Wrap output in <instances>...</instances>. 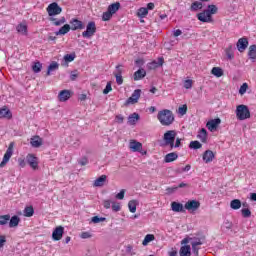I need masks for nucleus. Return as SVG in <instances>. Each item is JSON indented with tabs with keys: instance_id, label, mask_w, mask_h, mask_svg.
I'll return each mask as SVG.
<instances>
[{
	"instance_id": "nucleus-57",
	"label": "nucleus",
	"mask_w": 256,
	"mask_h": 256,
	"mask_svg": "<svg viewBox=\"0 0 256 256\" xmlns=\"http://www.w3.org/2000/svg\"><path fill=\"white\" fill-rule=\"evenodd\" d=\"M116 199H119L122 201V199H125V190L122 189L118 194H116Z\"/></svg>"
},
{
	"instance_id": "nucleus-33",
	"label": "nucleus",
	"mask_w": 256,
	"mask_h": 256,
	"mask_svg": "<svg viewBox=\"0 0 256 256\" xmlns=\"http://www.w3.org/2000/svg\"><path fill=\"white\" fill-rule=\"evenodd\" d=\"M180 256H191V246L184 245L180 248Z\"/></svg>"
},
{
	"instance_id": "nucleus-64",
	"label": "nucleus",
	"mask_w": 256,
	"mask_h": 256,
	"mask_svg": "<svg viewBox=\"0 0 256 256\" xmlns=\"http://www.w3.org/2000/svg\"><path fill=\"white\" fill-rule=\"evenodd\" d=\"M104 208L105 209H111V201L110 200H105L104 201Z\"/></svg>"
},
{
	"instance_id": "nucleus-2",
	"label": "nucleus",
	"mask_w": 256,
	"mask_h": 256,
	"mask_svg": "<svg viewBox=\"0 0 256 256\" xmlns=\"http://www.w3.org/2000/svg\"><path fill=\"white\" fill-rule=\"evenodd\" d=\"M157 119L164 127H169V125H173L175 115H173L171 110L164 109L158 112Z\"/></svg>"
},
{
	"instance_id": "nucleus-58",
	"label": "nucleus",
	"mask_w": 256,
	"mask_h": 256,
	"mask_svg": "<svg viewBox=\"0 0 256 256\" xmlns=\"http://www.w3.org/2000/svg\"><path fill=\"white\" fill-rule=\"evenodd\" d=\"M77 77H79V73H77V70L72 71L70 74L71 81H75V79H77Z\"/></svg>"
},
{
	"instance_id": "nucleus-23",
	"label": "nucleus",
	"mask_w": 256,
	"mask_h": 256,
	"mask_svg": "<svg viewBox=\"0 0 256 256\" xmlns=\"http://www.w3.org/2000/svg\"><path fill=\"white\" fill-rule=\"evenodd\" d=\"M178 158H179V155L177 153L171 152L166 154V156L164 157V162L173 163V161H177Z\"/></svg>"
},
{
	"instance_id": "nucleus-49",
	"label": "nucleus",
	"mask_w": 256,
	"mask_h": 256,
	"mask_svg": "<svg viewBox=\"0 0 256 256\" xmlns=\"http://www.w3.org/2000/svg\"><path fill=\"white\" fill-rule=\"evenodd\" d=\"M247 89H249V85L247 83H243L241 86H240V89H239V93L241 95H245L247 93Z\"/></svg>"
},
{
	"instance_id": "nucleus-41",
	"label": "nucleus",
	"mask_w": 256,
	"mask_h": 256,
	"mask_svg": "<svg viewBox=\"0 0 256 256\" xmlns=\"http://www.w3.org/2000/svg\"><path fill=\"white\" fill-rule=\"evenodd\" d=\"M231 209H234V211H237V209H241V200L234 199L230 202Z\"/></svg>"
},
{
	"instance_id": "nucleus-24",
	"label": "nucleus",
	"mask_w": 256,
	"mask_h": 256,
	"mask_svg": "<svg viewBox=\"0 0 256 256\" xmlns=\"http://www.w3.org/2000/svg\"><path fill=\"white\" fill-rule=\"evenodd\" d=\"M225 53H226V57H227V59H229V61L235 59V47H233V45H229L225 49Z\"/></svg>"
},
{
	"instance_id": "nucleus-13",
	"label": "nucleus",
	"mask_w": 256,
	"mask_h": 256,
	"mask_svg": "<svg viewBox=\"0 0 256 256\" xmlns=\"http://www.w3.org/2000/svg\"><path fill=\"white\" fill-rule=\"evenodd\" d=\"M129 149H131L133 153H141L143 150V144L137 140H130Z\"/></svg>"
},
{
	"instance_id": "nucleus-6",
	"label": "nucleus",
	"mask_w": 256,
	"mask_h": 256,
	"mask_svg": "<svg viewBox=\"0 0 256 256\" xmlns=\"http://www.w3.org/2000/svg\"><path fill=\"white\" fill-rule=\"evenodd\" d=\"M95 33H97V26L95 25V22L91 21L88 22L86 31L82 32V37H84V39H91Z\"/></svg>"
},
{
	"instance_id": "nucleus-9",
	"label": "nucleus",
	"mask_w": 256,
	"mask_h": 256,
	"mask_svg": "<svg viewBox=\"0 0 256 256\" xmlns=\"http://www.w3.org/2000/svg\"><path fill=\"white\" fill-rule=\"evenodd\" d=\"M199 207H201V202L197 200H189L184 205V209H186V211H189L190 213H195V211H197Z\"/></svg>"
},
{
	"instance_id": "nucleus-14",
	"label": "nucleus",
	"mask_w": 256,
	"mask_h": 256,
	"mask_svg": "<svg viewBox=\"0 0 256 256\" xmlns=\"http://www.w3.org/2000/svg\"><path fill=\"white\" fill-rule=\"evenodd\" d=\"M65 232V228L63 226H58L52 233V239L54 241H61L63 239V233Z\"/></svg>"
},
{
	"instance_id": "nucleus-3",
	"label": "nucleus",
	"mask_w": 256,
	"mask_h": 256,
	"mask_svg": "<svg viewBox=\"0 0 256 256\" xmlns=\"http://www.w3.org/2000/svg\"><path fill=\"white\" fill-rule=\"evenodd\" d=\"M121 9V3L116 2L113 4H110L107 8V11L102 14V21H110L111 17L117 13Z\"/></svg>"
},
{
	"instance_id": "nucleus-62",
	"label": "nucleus",
	"mask_w": 256,
	"mask_h": 256,
	"mask_svg": "<svg viewBox=\"0 0 256 256\" xmlns=\"http://www.w3.org/2000/svg\"><path fill=\"white\" fill-rule=\"evenodd\" d=\"M174 37H179L180 35H183V31L181 29H177L173 31Z\"/></svg>"
},
{
	"instance_id": "nucleus-60",
	"label": "nucleus",
	"mask_w": 256,
	"mask_h": 256,
	"mask_svg": "<svg viewBox=\"0 0 256 256\" xmlns=\"http://www.w3.org/2000/svg\"><path fill=\"white\" fill-rule=\"evenodd\" d=\"M80 237H81V239H91V233H89V232H82Z\"/></svg>"
},
{
	"instance_id": "nucleus-21",
	"label": "nucleus",
	"mask_w": 256,
	"mask_h": 256,
	"mask_svg": "<svg viewBox=\"0 0 256 256\" xmlns=\"http://www.w3.org/2000/svg\"><path fill=\"white\" fill-rule=\"evenodd\" d=\"M58 99L62 103L65 102V101H68V99H71V92L69 90L60 91V93L58 95Z\"/></svg>"
},
{
	"instance_id": "nucleus-35",
	"label": "nucleus",
	"mask_w": 256,
	"mask_h": 256,
	"mask_svg": "<svg viewBox=\"0 0 256 256\" xmlns=\"http://www.w3.org/2000/svg\"><path fill=\"white\" fill-rule=\"evenodd\" d=\"M197 138L200 139V141H202V143H206L207 142V130L205 128H202L199 131Z\"/></svg>"
},
{
	"instance_id": "nucleus-11",
	"label": "nucleus",
	"mask_w": 256,
	"mask_h": 256,
	"mask_svg": "<svg viewBox=\"0 0 256 256\" xmlns=\"http://www.w3.org/2000/svg\"><path fill=\"white\" fill-rule=\"evenodd\" d=\"M141 98V89H136L132 93L131 97L126 100V105H135V103H139V99Z\"/></svg>"
},
{
	"instance_id": "nucleus-18",
	"label": "nucleus",
	"mask_w": 256,
	"mask_h": 256,
	"mask_svg": "<svg viewBox=\"0 0 256 256\" xmlns=\"http://www.w3.org/2000/svg\"><path fill=\"white\" fill-rule=\"evenodd\" d=\"M49 21L55 27H61V25H65V23H67V19H65V17L55 18V16H52L49 18Z\"/></svg>"
},
{
	"instance_id": "nucleus-29",
	"label": "nucleus",
	"mask_w": 256,
	"mask_h": 256,
	"mask_svg": "<svg viewBox=\"0 0 256 256\" xmlns=\"http://www.w3.org/2000/svg\"><path fill=\"white\" fill-rule=\"evenodd\" d=\"M30 145H32V147H36V148L41 147V145H43V140L39 136H34L30 140Z\"/></svg>"
},
{
	"instance_id": "nucleus-8",
	"label": "nucleus",
	"mask_w": 256,
	"mask_h": 256,
	"mask_svg": "<svg viewBox=\"0 0 256 256\" xmlns=\"http://www.w3.org/2000/svg\"><path fill=\"white\" fill-rule=\"evenodd\" d=\"M46 11H47L49 17H55V15H61L63 9L60 7L59 4L54 2V3H51L50 5H48Z\"/></svg>"
},
{
	"instance_id": "nucleus-59",
	"label": "nucleus",
	"mask_w": 256,
	"mask_h": 256,
	"mask_svg": "<svg viewBox=\"0 0 256 256\" xmlns=\"http://www.w3.org/2000/svg\"><path fill=\"white\" fill-rule=\"evenodd\" d=\"M115 121H116V123L121 124V123H123V121H125V118L123 117V115H116Z\"/></svg>"
},
{
	"instance_id": "nucleus-26",
	"label": "nucleus",
	"mask_w": 256,
	"mask_h": 256,
	"mask_svg": "<svg viewBox=\"0 0 256 256\" xmlns=\"http://www.w3.org/2000/svg\"><path fill=\"white\" fill-rule=\"evenodd\" d=\"M11 117H13L11 110L7 108H0V119H11Z\"/></svg>"
},
{
	"instance_id": "nucleus-1",
	"label": "nucleus",
	"mask_w": 256,
	"mask_h": 256,
	"mask_svg": "<svg viewBox=\"0 0 256 256\" xmlns=\"http://www.w3.org/2000/svg\"><path fill=\"white\" fill-rule=\"evenodd\" d=\"M218 8L216 5H208V9L197 14L198 21L201 23H211L213 21V15L217 14Z\"/></svg>"
},
{
	"instance_id": "nucleus-7",
	"label": "nucleus",
	"mask_w": 256,
	"mask_h": 256,
	"mask_svg": "<svg viewBox=\"0 0 256 256\" xmlns=\"http://www.w3.org/2000/svg\"><path fill=\"white\" fill-rule=\"evenodd\" d=\"M191 241L192 251L194 255H199V246L203 245V242L199 238H185L182 243H189Z\"/></svg>"
},
{
	"instance_id": "nucleus-50",
	"label": "nucleus",
	"mask_w": 256,
	"mask_h": 256,
	"mask_svg": "<svg viewBox=\"0 0 256 256\" xmlns=\"http://www.w3.org/2000/svg\"><path fill=\"white\" fill-rule=\"evenodd\" d=\"M112 210L115 213L121 211V203H119V202H112Z\"/></svg>"
},
{
	"instance_id": "nucleus-38",
	"label": "nucleus",
	"mask_w": 256,
	"mask_h": 256,
	"mask_svg": "<svg viewBox=\"0 0 256 256\" xmlns=\"http://www.w3.org/2000/svg\"><path fill=\"white\" fill-rule=\"evenodd\" d=\"M57 69H59V63L57 62H52L49 66H48V70L46 75H51L53 73V71H57Z\"/></svg>"
},
{
	"instance_id": "nucleus-34",
	"label": "nucleus",
	"mask_w": 256,
	"mask_h": 256,
	"mask_svg": "<svg viewBox=\"0 0 256 256\" xmlns=\"http://www.w3.org/2000/svg\"><path fill=\"white\" fill-rule=\"evenodd\" d=\"M24 217H33L35 215V210L33 209V206H26L23 211Z\"/></svg>"
},
{
	"instance_id": "nucleus-22",
	"label": "nucleus",
	"mask_w": 256,
	"mask_h": 256,
	"mask_svg": "<svg viewBox=\"0 0 256 256\" xmlns=\"http://www.w3.org/2000/svg\"><path fill=\"white\" fill-rule=\"evenodd\" d=\"M141 119L138 113L134 112L128 116V125H137V121Z\"/></svg>"
},
{
	"instance_id": "nucleus-56",
	"label": "nucleus",
	"mask_w": 256,
	"mask_h": 256,
	"mask_svg": "<svg viewBox=\"0 0 256 256\" xmlns=\"http://www.w3.org/2000/svg\"><path fill=\"white\" fill-rule=\"evenodd\" d=\"M177 189H179V187H177V186L168 187V188L166 189V192H167L169 195H172V193H175V191H177Z\"/></svg>"
},
{
	"instance_id": "nucleus-63",
	"label": "nucleus",
	"mask_w": 256,
	"mask_h": 256,
	"mask_svg": "<svg viewBox=\"0 0 256 256\" xmlns=\"http://www.w3.org/2000/svg\"><path fill=\"white\" fill-rule=\"evenodd\" d=\"M18 165H20V167L22 168L25 167V165H27L25 162V159L23 158L18 159Z\"/></svg>"
},
{
	"instance_id": "nucleus-52",
	"label": "nucleus",
	"mask_w": 256,
	"mask_h": 256,
	"mask_svg": "<svg viewBox=\"0 0 256 256\" xmlns=\"http://www.w3.org/2000/svg\"><path fill=\"white\" fill-rule=\"evenodd\" d=\"M64 61H66V63H71L72 61H75V54H66L64 56Z\"/></svg>"
},
{
	"instance_id": "nucleus-53",
	"label": "nucleus",
	"mask_w": 256,
	"mask_h": 256,
	"mask_svg": "<svg viewBox=\"0 0 256 256\" xmlns=\"http://www.w3.org/2000/svg\"><path fill=\"white\" fill-rule=\"evenodd\" d=\"M105 217H99V216H94L92 217V223H103L105 221Z\"/></svg>"
},
{
	"instance_id": "nucleus-16",
	"label": "nucleus",
	"mask_w": 256,
	"mask_h": 256,
	"mask_svg": "<svg viewBox=\"0 0 256 256\" xmlns=\"http://www.w3.org/2000/svg\"><path fill=\"white\" fill-rule=\"evenodd\" d=\"M236 47L240 53H243V51L249 47V40H247L245 37L240 38L236 44Z\"/></svg>"
},
{
	"instance_id": "nucleus-51",
	"label": "nucleus",
	"mask_w": 256,
	"mask_h": 256,
	"mask_svg": "<svg viewBox=\"0 0 256 256\" xmlns=\"http://www.w3.org/2000/svg\"><path fill=\"white\" fill-rule=\"evenodd\" d=\"M242 216L247 219L249 217H251V210H249V208H243L241 210Z\"/></svg>"
},
{
	"instance_id": "nucleus-44",
	"label": "nucleus",
	"mask_w": 256,
	"mask_h": 256,
	"mask_svg": "<svg viewBox=\"0 0 256 256\" xmlns=\"http://www.w3.org/2000/svg\"><path fill=\"white\" fill-rule=\"evenodd\" d=\"M199 9H203V3L202 2H194L191 5V11H199Z\"/></svg>"
},
{
	"instance_id": "nucleus-55",
	"label": "nucleus",
	"mask_w": 256,
	"mask_h": 256,
	"mask_svg": "<svg viewBox=\"0 0 256 256\" xmlns=\"http://www.w3.org/2000/svg\"><path fill=\"white\" fill-rule=\"evenodd\" d=\"M113 91V88L111 87V82H108L105 89L103 90L104 95H108V93H111Z\"/></svg>"
},
{
	"instance_id": "nucleus-31",
	"label": "nucleus",
	"mask_w": 256,
	"mask_h": 256,
	"mask_svg": "<svg viewBox=\"0 0 256 256\" xmlns=\"http://www.w3.org/2000/svg\"><path fill=\"white\" fill-rule=\"evenodd\" d=\"M71 31V26L69 24H65L58 31L55 32V35H67Z\"/></svg>"
},
{
	"instance_id": "nucleus-42",
	"label": "nucleus",
	"mask_w": 256,
	"mask_h": 256,
	"mask_svg": "<svg viewBox=\"0 0 256 256\" xmlns=\"http://www.w3.org/2000/svg\"><path fill=\"white\" fill-rule=\"evenodd\" d=\"M20 221L21 220L18 218V216H13L10 218L9 227H17Z\"/></svg>"
},
{
	"instance_id": "nucleus-25",
	"label": "nucleus",
	"mask_w": 256,
	"mask_h": 256,
	"mask_svg": "<svg viewBox=\"0 0 256 256\" xmlns=\"http://www.w3.org/2000/svg\"><path fill=\"white\" fill-rule=\"evenodd\" d=\"M117 85H123V76L120 66H116V72L114 73Z\"/></svg>"
},
{
	"instance_id": "nucleus-20",
	"label": "nucleus",
	"mask_w": 256,
	"mask_h": 256,
	"mask_svg": "<svg viewBox=\"0 0 256 256\" xmlns=\"http://www.w3.org/2000/svg\"><path fill=\"white\" fill-rule=\"evenodd\" d=\"M171 209L174 211V213H184L185 207H183V204L179 202H172L171 203Z\"/></svg>"
},
{
	"instance_id": "nucleus-30",
	"label": "nucleus",
	"mask_w": 256,
	"mask_h": 256,
	"mask_svg": "<svg viewBox=\"0 0 256 256\" xmlns=\"http://www.w3.org/2000/svg\"><path fill=\"white\" fill-rule=\"evenodd\" d=\"M248 57L251 59L252 63L256 61V45H251L248 51Z\"/></svg>"
},
{
	"instance_id": "nucleus-10",
	"label": "nucleus",
	"mask_w": 256,
	"mask_h": 256,
	"mask_svg": "<svg viewBox=\"0 0 256 256\" xmlns=\"http://www.w3.org/2000/svg\"><path fill=\"white\" fill-rule=\"evenodd\" d=\"M11 157H13V143H10L9 147L7 148L3 159L0 163V168H3L7 165V163H9V160L11 159Z\"/></svg>"
},
{
	"instance_id": "nucleus-46",
	"label": "nucleus",
	"mask_w": 256,
	"mask_h": 256,
	"mask_svg": "<svg viewBox=\"0 0 256 256\" xmlns=\"http://www.w3.org/2000/svg\"><path fill=\"white\" fill-rule=\"evenodd\" d=\"M18 33H21V35H25L27 33V25L25 24H19L17 27H16Z\"/></svg>"
},
{
	"instance_id": "nucleus-19",
	"label": "nucleus",
	"mask_w": 256,
	"mask_h": 256,
	"mask_svg": "<svg viewBox=\"0 0 256 256\" xmlns=\"http://www.w3.org/2000/svg\"><path fill=\"white\" fill-rule=\"evenodd\" d=\"M204 163H211L215 159V153L211 150H206L202 157Z\"/></svg>"
},
{
	"instance_id": "nucleus-27",
	"label": "nucleus",
	"mask_w": 256,
	"mask_h": 256,
	"mask_svg": "<svg viewBox=\"0 0 256 256\" xmlns=\"http://www.w3.org/2000/svg\"><path fill=\"white\" fill-rule=\"evenodd\" d=\"M107 182V175H101L99 178H97L93 185L94 187H103L105 183Z\"/></svg>"
},
{
	"instance_id": "nucleus-5",
	"label": "nucleus",
	"mask_w": 256,
	"mask_h": 256,
	"mask_svg": "<svg viewBox=\"0 0 256 256\" xmlns=\"http://www.w3.org/2000/svg\"><path fill=\"white\" fill-rule=\"evenodd\" d=\"M175 137H177V132L175 130L167 131L163 136L165 145H168L173 149V147H175Z\"/></svg>"
},
{
	"instance_id": "nucleus-36",
	"label": "nucleus",
	"mask_w": 256,
	"mask_h": 256,
	"mask_svg": "<svg viewBox=\"0 0 256 256\" xmlns=\"http://www.w3.org/2000/svg\"><path fill=\"white\" fill-rule=\"evenodd\" d=\"M147 15H149V11L147 10V8L141 7V8L138 9L137 16L140 19H145V17H147Z\"/></svg>"
},
{
	"instance_id": "nucleus-17",
	"label": "nucleus",
	"mask_w": 256,
	"mask_h": 256,
	"mask_svg": "<svg viewBox=\"0 0 256 256\" xmlns=\"http://www.w3.org/2000/svg\"><path fill=\"white\" fill-rule=\"evenodd\" d=\"M70 29L72 31H77L79 29H85V25H83V22L80 21L79 19L77 18H73L71 21H70Z\"/></svg>"
},
{
	"instance_id": "nucleus-28",
	"label": "nucleus",
	"mask_w": 256,
	"mask_h": 256,
	"mask_svg": "<svg viewBox=\"0 0 256 256\" xmlns=\"http://www.w3.org/2000/svg\"><path fill=\"white\" fill-rule=\"evenodd\" d=\"M147 75L145 69L141 68L134 73V81H141Z\"/></svg>"
},
{
	"instance_id": "nucleus-47",
	"label": "nucleus",
	"mask_w": 256,
	"mask_h": 256,
	"mask_svg": "<svg viewBox=\"0 0 256 256\" xmlns=\"http://www.w3.org/2000/svg\"><path fill=\"white\" fill-rule=\"evenodd\" d=\"M177 113L178 115H181V117H183V115H187V104L179 106Z\"/></svg>"
},
{
	"instance_id": "nucleus-15",
	"label": "nucleus",
	"mask_w": 256,
	"mask_h": 256,
	"mask_svg": "<svg viewBox=\"0 0 256 256\" xmlns=\"http://www.w3.org/2000/svg\"><path fill=\"white\" fill-rule=\"evenodd\" d=\"M219 125H221V118H215V119L209 120L206 123L207 129H209L211 132L215 131L217 127H219Z\"/></svg>"
},
{
	"instance_id": "nucleus-39",
	"label": "nucleus",
	"mask_w": 256,
	"mask_h": 256,
	"mask_svg": "<svg viewBox=\"0 0 256 256\" xmlns=\"http://www.w3.org/2000/svg\"><path fill=\"white\" fill-rule=\"evenodd\" d=\"M211 74L214 75V77H223V69L221 67H213L211 70Z\"/></svg>"
},
{
	"instance_id": "nucleus-32",
	"label": "nucleus",
	"mask_w": 256,
	"mask_h": 256,
	"mask_svg": "<svg viewBox=\"0 0 256 256\" xmlns=\"http://www.w3.org/2000/svg\"><path fill=\"white\" fill-rule=\"evenodd\" d=\"M137 205H139V201H137V200H130L128 202V209H129L130 213L137 212Z\"/></svg>"
},
{
	"instance_id": "nucleus-48",
	"label": "nucleus",
	"mask_w": 256,
	"mask_h": 256,
	"mask_svg": "<svg viewBox=\"0 0 256 256\" xmlns=\"http://www.w3.org/2000/svg\"><path fill=\"white\" fill-rule=\"evenodd\" d=\"M189 147H190V149H201V147H203V145L200 144L199 141H191Z\"/></svg>"
},
{
	"instance_id": "nucleus-43",
	"label": "nucleus",
	"mask_w": 256,
	"mask_h": 256,
	"mask_svg": "<svg viewBox=\"0 0 256 256\" xmlns=\"http://www.w3.org/2000/svg\"><path fill=\"white\" fill-rule=\"evenodd\" d=\"M41 69H43V64L41 62H36L32 65V70L34 73H41Z\"/></svg>"
},
{
	"instance_id": "nucleus-61",
	"label": "nucleus",
	"mask_w": 256,
	"mask_h": 256,
	"mask_svg": "<svg viewBox=\"0 0 256 256\" xmlns=\"http://www.w3.org/2000/svg\"><path fill=\"white\" fill-rule=\"evenodd\" d=\"M5 243H7V239L5 236L0 235V249L5 246Z\"/></svg>"
},
{
	"instance_id": "nucleus-54",
	"label": "nucleus",
	"mask_w": 256,
	"mask_h": 256,
	"mask_svg": "<svg viewBox=\"0 0 256 256\" xmlns=\"http://www.w3.org/2000/svg\"><path fill=\"white\" fill-rule=\"evenodd\" d=\"M184 88L185 89H192L193 88V80L188 79L184 81Z\"/></svg>"
},
{
	"instance_id": "nucleus-40",
	"label": "nucleus",
	"mask_w": 256,
	"mask_h": 256,
	"mask_svg": "<svg viewBox=\"0 0 256 256\" xmlns=\"http://www.w3.org/2000/svg\"><path fill=\"white\" fill-rule=\"evenodd\" d=\"M155 239V235L153 234H147L145 237H144V240L142 241V245L144 247H147V245H149V243H151V241H153Z\"/></svg>"
},
{
	"instance_id": "nucleus-4",
	"label": "nucleus",
	"mask_w": 256,
	"mask_h": 256,
	"mask_svg": "<svg viewBox=\"0 0 256 256\" xmlns=\"http://www.w3.org/2000/svg\"><path fill=\"white\" fill-rule=\"evenodd\" d=\"M236 117L239 121H245V119H249V117H251V112L247 106L241 104L236 108Z\"/></svg>"
},
{
	"instance_id": "nucleus-37",
	"label": "nucleus",
	"mask_w": 256,
	"mask_h": 256,
	"mask_svg": "<svg viewBox=\"0 0 256 256\" xmlns=\"http://www.w3.org/2000/svg\"><path fill=\"white\" fill-rule=\"evenodd\" d=\"M163 65V58H159L158 61H153L148 64L149 69H157Z\"/></svg>"
},
{
	"instance_id": "nucleus-45",
	"label": "nucleus",
	"mask_w": 256,
	"mask_h": 256,
	"mask_svg": "<svg viewBox=\"0 0 256 256\" xmlns=\"http://www.w3.org/2000/svg\"><path fill=\"white\" fill-rule=\"evenodd\" d=\"M11 219L9 214L0 216V225H7Z\"/></svg>"
},
{
	"instance_id": "nucleus-12",
	"label": "nucleus",
	"mask_w": 256,
	"mask_h": 256,
	"mask_svg": "<svg viewBox=\"0 0 256 256\" xmlns=\"http://www.w3.org/2000/svg\"><path fill=\"white\" fill-rule=\"evenodd\" d=\"M26 161L31 169H38L39 168V158H37L34 154H28L26 156Z\"/></svg>"
}]
</instances>
